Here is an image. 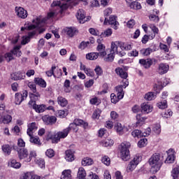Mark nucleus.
<instances>
[{"mask_svg":"<svg viewBox=\"0 0 179 179\" xmlns=\"http://www.w3.org/2000/svg\"><path fill=\"white\" fill-rule=\"evenodd\" d=\"M131 135L134 138H138V139H139V138H142V136H143L142 131L139 129L134 130L131 132Z\"/></svg>","mask_w":179,"mask_h":179,"instance_id":"44","label":"nucleus"},{"mask_svg":"<svg viewBox=\"0 0 179 179\" xmlns=\"http://www.w3.org/2000/svg\"><path fill=\"white\" fill-rule=\"evenodd\" d=\"M129 7L131 9H141L142 6H141V3L137 2V1H133L129 4Z\"/></svg>","mask_w":179,"mask_h":179,"instance_id":"46","label":"nucleus"},{"mask_svg":"<svg viewBox=\"0 0 179 179\" xmlns=\"http://www.w3.org/2000/svg\"><path fill=\"white\" fill-rule=\"evenodd\" d=\"M141 54L144 57H148V55H150L152 52H153V50L152 48H143L140 51Z\"/></svg>","mask_w":179,"mask_h":179,"instance_id":"40","label":"nucleus"},{"mask_svg":"<svg viewBox=\"0 0 179 179\" xmlns=\"http://www.w3.org/2000/svg\"><path fill=\"white\" fill-rule=\"evenodd\" d=\"M38 126L36 122H32L28 124V129L27 131V134L29 136H31L33 135V132L37 131Z\"/></svg>","mask_w":179,"mask_h":179,"instance_id":"22","label":"nucleus"},{"mask_svg":"<svg viewBox=\"0 0 179 179\" xmlns=\"http://www.w3.org/2000/svg\"><path fill=\"white\" fill-rule=\"evenodd\" d=\"M1 149H2L4 155H10V152H12V150L9 145H3L1 148Z\"/></svg>","mask_w":179,"mask_h":179,"instance_id":"48","label":"nucleus"},{"mask_svg":"<svg viewBox=\"0 0 179 179\" xmlns=\"http://www.w3.org/2000/svg\"><path fill=\"white\" fill-rule=\"evenodd\" d=\"M150 20L151 22H154V23H159V20H160V18H159V16L155 15V14H151L149 16Z\"/></svg>","mask_w":179,"mask_h":179,"instance_id":"55","label":"nucleus"},{"mask_svg":"<svg viewBox=\"0 0 179 179\" xmlns=\"http://www.w3.org/2000/svg\"><path fill=\"white\" fill-rule=\"evenodd\" d=\"M142 162V156L141 155L138 154L136 156H134V159L129 162V164L127 166L126 171L127 173H132L134 170L136 169V166L139 163Z\"/></svg>","mask_w":179,"mask_h":179,"instance_id":"8","label":"nucleus"},{"mask_svg":"<svg viewBox=\"0 0 179 179\" xmlns=\"http://www.w3.org/2000/svg\"><path fill=\"white\" fill-rule=\"evenodd\" d=\"M36 164L41 169H44L45 167V162L43 159H38L36 160Z\"/></svg>","mask_w":179,"mask_h":179,"instance_id":"60","label":"nucleus"},{"mask_svg":"<svg viewBox=\"0 0 179 179\" xmlns=\"http://www.w3.org/2000/svg\"><path fill=\"white\" fill-rule=\"evenodd\" d=\"M38 100H40V94H31V100L29 104L31 106L36 113H44L45 111V105H36V101Z\"/></svg>","mask_w":179,"mask_h":179,"instance_id":"5","label":"nucleus"},{"mask_svg":"<svg viewBox=\"0 0 179 179\" xmlns=\"http://www.w3.org/2000/svg\"><path fill=\"white\" fill-rule=\"evenodd\" d=\"M26 99H27V91H24L22 94L16 93L15 96V103L19 106Z\"/></svg>","mask_w":179,"mask_h":179,"instance_id":"16","label":"nucleus"},{"mask_svg":"<svg viewBox=\"0 0 179 179\" xmlns=\"http://www.w3.org/2000/svg\"><path fill=\"white\" fill-rule=\"evenodd\" d=\"M89 32L90 33V34H92V36H99L100 35V32L99 31V30L95 29L94 28H90Z\"/></svg>","mask_w":179,"mask_h":179,"instance_id":"63","label":"nucleus"},{"mask_svg":"<svg viewBox=\"0 0 179 179\" xmlns=\"http://www.w3.org/2000/svg\"><path fill=\"white\" fill-rule=\"evenodd\" d=\"M65 159L66 162H73V160H75V156L73 155V151L72 150L66 151Z\"/></svg>","mask_w":179,"mask_h":179,"instance_id":"29","label":"nucleus"},{"mask_svg":"<svg viewBox=\"0 0 179 179\" xmlns=\"http://www.w3.org/2000/svg\"><path fill=\"white\" fill-rule=\"evenodd\" d=\"M29 141L31 143H34V145H37L38 146H41V141H40V138L37 136H33V135L29 136Z\"/></svg>","mask_w":179,"mask_h":179,"instance_id":"36","label":"nucleus"},{"mask_svg":"<svg viewBox=\"0 0 179 179\" xmlns=\"http://www.w3.org/2000/svg\"><path fill=\"white\" fill-rule=\"evenodd\" d=\"M69 134V129H64L61 131L57 132V134L55 136V140L56 143H58L61 139H65L66 136H68Z\"/></svg>","mask_w":179,"mask_h":179,"instance_id":"14","label":"nucleus"},{"mask_svg":"<svg viewBox=\"0 0 179 179\" xmlns=\"http://www.w3.org/2000/svg\"><path fill=\"white\" fill-rule=\"evenodd\" d=\"M99 58V53L97 52H90L86 55V59L90 61H94Z\"/></svg>","mask_w":179,"mask_h":179,"instance_id":"34","label":"nucleus"},{"mask_svg":"<svg viewBox=\"0 0 179 179\" xmlns=\"http://www.w3.org/2000/svg\"><path fill=\"white\" fill-rule=\"evenodd\" d=\"M173 115V111H171L170 109H168L166 111H165L162 114V117L164 118H170Z\"/></svg>","mask_w":179,"mask_h":179,"instance_id":"59","label":"nucleus"},{"mask_svg":"<svg viewBox=\"0 0 179 179\" xmlns=\"http://www.w3.org/2000/svg\"><path fill=\"white\" fill-rule=\"evenodd\" d=\"M171 177L173 179H178L179 177V164L176 165L171 171Z\"/></svg>","mask_w":179,"mask_h":179,"instance_id":"30","label":"nucleus"},{"mask_svg":"<svg viewBox=\"0 0 179 179\" xmlns=\"http://www.w3.org/2000/svg\"><path fill=\"white\" fill-rule=\"evenodd\" d=\"M101 145L105 148L113 146L114 145V140L110 138H106L104 141H101Z\"/></svg>","mask_w":179,"mask_h":179,"instance_id":"33","label":"nucleus"},{"mask_svg":"<svg viewBox=\"0 0 179 179\" xmlns=\"http://www.w3.org/2000/svg\"><path fill=\"white\" fill-rule=\"evenodd\" d=\"M95 73L97 76H101L103 75V69L100 66H96L94 69Z\"/></svg>","mask_w":179,"mask_h":179,"instance_id":"58","label":"nucleus"},{"mask_svg":"<svg viewBox=\"0 0 179 179\" xmlns=\"http://www.w3.org/2000/svg\"><path fill=\"white\" fill-rule=\"evenodd\" d=\"M76 5H78V1H73V0H62V1H53L51 4V8L53 11H51L48 14V19L55 17V16L58 15H62V13H64V10L68 9L69 6L72 7Z\"/></svg>","mask_w":179,"mask_h":179,"instance_id":"2","label":"nucleus"},{"mask_svg":"<svg viewBox=\"0 0 179 179\" xmlns=\"http://www.w3.org/2000/svg\"><path fill=\"white\" fill-rule=\"evenodd\" d=\"M141 111L144 114H149V113H152V111H153V106L149 104V103L144 102L141 104Z\"/></svg>","mask_w":179,"mask_h":179,"instance_id":"18","label":"nucleus"},{"mask_svg":"<svg viewBox=\"0 0 179 179\" xmlns=\"http://www.w3.org/2000/svg\"><path fill=\"white\" fill-rule=\"evenodd\" d=\"M34 81L36 83V85H38V86H41V87H47V83H45V80H44L43 78H35Z\"/></svg>","mask_w":179,"mask_h":179,"instance_id":"31","label":"nucleus"},{"mask_svg":"<svg viewBox=\"0 0 179 179\" xmlns=\"http://www.w3.org/2000/svg\"><path fill=\"white\" fill-rule=\"evenodd\" d=\"M45 22H47V20L41 16L37 17L36 19L33 20V24L27 22L24 27H21V31H24V30L34 31L29 32L28 36L22 37V44L23 45L27 44V43L30 41V38L36 36L37 33H39L40 34L41 33H44V31H45V28H44V26H45Z\"/></svg>","mask_w":179,"mask_h":179,"instance_id":"1","label":"nucleus"},{"mask_svg":"<svg viewBox=\"0 0 179 179\" xmlns=\"http://www.w3.org/2000/svg\"><path fill=\"white\" fill-rule=\"evenodd\" d=\"M129 82L125 80H123L122 84L115 87V91L117 93V96L120 97V99H124V95L125 94V92H124V89L127 88L129 86Z\"/></svg>","mask_w":179,"mask_h":179,"instance_id":"10","label":"nucleus"},{"mask_svg":"<svg viewBox=\"0 0 179 179\" xmlns=\"http://www.w3.org/2000/svg\"><path fill=\"white\" fill-rule=\"evenodd\" d=\"M78 20H79L80 23L83 24L85 22H89L90 19H92V17L87 16L86 17V12H85V10L83 9H79L77 12L76 15Z\"/></svg>","mask_w":179,"mask_h":179,"instance_id":"12","label":"nucleus"},{"mask_svg":"<svg viewBox=\"0 0 179 179\" xmlns=\"http://www.w3.org/2000/svg\"><path fill=\"white\" fill-rule=\"evenodd\" d=\"M103 24H110L115 30H118V26H120V23L117 21V17L115 15H111L109 17V19L105 17Z\"/></svg>","mask_w":179,"mask_h":179,"instance_id":"11","label":"nucleus"},{"mask_svg":"<svg viewBox=\"0 0 179 179\" xmlns=\"http://www.w3.org/2000/svg\"><path fill=\"white\" fill-rule=\"evenodd\" d=\"M115 129L119 135H124L125 132H128V128L122 126L120 122L115 124Z\"/></svg>","mask_w":179,"mask_h":179,"instance_id":"17","label":"nucleus"},{"mask_svg":"<svg viewBox=\"0 0 179 179\" xmlns=\"http://www.w3.org/2000/svg\"><path fill=\"white\" fill-rule=\"evenodd\" d=\"M45 155L50 158L54 157V156H55V152H54V150L50 148L46 150Z\"/></svg>","mask_w":179,"mask_h":179,"instance_id":"57","label":"nucleus"},{"mask_svg":"<svg viewBox=\"0 0 179 179\" xmlns=\"http://www.w3.org/2000/svg\"><path fill=\"white\" fill-rule=\"evenodd\" d=\"M139 64L142 65L145 69H149L152 65H153V59H141L139 60Z\"/></svg>","mask_w":179,"mask_h":179,"instance_id":"21","label":"nucleus"},{"mask_svg":"<svg viewBox=\"0 0 179 179\" xmlns=\"http://www.w3.org/2000/svg\"><path fill=\"white\" fill-rule=\"evenodd\" d=\"M118 117H120V115L117 112L114 110L110 112V118L111 120H113V121H117L118 120Z\"/></svg>","mask_w":179,"mask_h":179,"instance_id":"61","label":"nucleus"},{"mask_svg":"<svg viewBox=\"0 0 179 179\" xmlns=\"http://www.w3.org/2000/svg\"><path fill=\"white\" fill-rule=\"evenodd\" d=\"M76 31V28L72 27H66L64 29V33H66V34L69 36V37H73Z\"/></svg>","mask_w":179,"mask_h":179,"instance_id":"27","label":"nucleus"},{"mask_svg":"<svg viewBox=\"0 0 179 179\" xmlns=\"http://www.w3.org/2000/svg\"><path fill=\"white\" fill-rule=\"evenodd\" d=\"M148 145V138H142L138 142V148H145Z\"/></svg>","mask_w":179,"mask_h":179,"instance_id":"50","label":"nucleus"},{"mask_svg":"<svg viewBox=\"0 0 179 179\" xmlns=\"http://www.w3.org/2000/svg\"><path fill=\"white\" fill-rule=\"evenodd\" d=\"M13 55H16L17 57H22V52L20 51V45L15 46L13 50H11Z\"/></svg>","mask_w":179,"mask_h":179,"instance_id":"39","label":"nucleus"},{"mask_svg":"<svg viewBox=\"0 0 179 179\" xmlns=\"http://www.w3.org/2000/svg\"><path fill=\"white\" fill-rule=\"evenodd\" d=\"M66 115H68V113L66 110H60L57 113V116L60 118H65Z\"/></svg>","mask_w":179,"mask_h":179,"instance_id":"62","label":"nucleus"},{"mask_svg":"<svg viewBox=\"0 0 179 179\" xmlns=\"http://www.w3.org/2000/svg\"><path fill=\"white\" fill-rule=\"evenodd\" d=\"M157 107L159 108L161 110H164V108H167V101L164 100L161 102L157 103Z\"/></svg>","mask_w":179,"mask_h":179,"instance_id":"52","label":"nucleus"},{"mask_svg":"<svg viewBox=\"0 0 179 179\" xmlns=\"http://www.w3.org/2000/svg\"><path fill=\"white\" fill-rule=\"evenodd\" d=\"M24 78H26V73L23 71L11 74L13 80H22V79H24Z\"/></svg>","mask_w":179,"mask_h":179,"instance_id":"20","label":"nucleus"},{"mask_svg":"<svg viewBox=\"0 0 179 179\" xmlns=\"http://www.w3.org/2000/svg\"><path fill=\"white\" fill-rule=\"evenodd\" d=\"M152 131L153 132H155V134H156V135H160L162 132V126L160 125V124L158 123L154 124L152 127Z\"/></svg>","mask_w":179,"mask_h":179,"instance_id":"41","label":"nucleus"},{"mask_svg":"<svg viewBox=\"0 0 179 179\" xmlns=\"http://www.w3.org/2000/svg\"><path fill=\"white\" fill-rule=\"evenodd\" d=\"M61 179H72V171L71 169H66L62 171Z\"/></svg>","mask_w":179,"mask_h":179,"instance_id":"28","label":"nucleus"},{"mask_svg":"<svg viewBox=\"0 0 179 179\" xmlns=\"http://www.w3.org/2000/svg\"><path fill=\"white\" fill-rule=\"evenodd\" d=\"M18 157L20 160H24L26 163H30V157H29V152L27 149L21 148L18 151Z\"/></svg>","mask_w":179,"mask_h":179,"instance_id":"13","label":"nucleus"},{"mask_svg":"<svg viewBox=\"0 0 179 179\" xmlns=\"http://www.w3.org/2000/svg\"><path fill=\"white\" fill-rule=\"evenodd\" d=\"M171 82L170 78H164L162 80L159 79L156 80L154 83L153 90L156 94L160 93L163 88Z\"/></svg>","mask_w":179,"mask_h":179,"instance_id":"7","label":"nucleus"},{"mask_svg":"<svg viewBox=\"0 0 179 179\" xmlns=\"http://www.w3.org/2000/svg\"><path fill=\"white\" fill-rule=\"evenodd\" d=\"M120 100H122V98L120 97L118 95H115L114 93L110 94V101L113 104H117Z\"/></svg>","mask_w":179,"mask_h":179,"instance_id":"38","label":"nucleus"},{"mask_svg":"<svg viewBox=\"0 0 179 179\" xmlns=\"http://www.w3.org/2000/svg\"><path fill=\"white\" fill-rule=\"evenodd\" d=\"M129 148H131V143L124 141L120 144V157L124 162L129 160L131 156L129 155Z\"/></svg>","mask_w":179,"mask_h":179,"instance_id":"6","label":"nucleus"},{"mask_svg":"<svg viewBox=\"0 0 179 179\" xmlns=\"http://www.w3.org/2000/svg\"><path fill=\"white\" fill-rule=\"evenodd\" d=\"M15 15L20 19H26L28 16L27 10H26L23 7L21 6H16L15 8Z\"/></svg>","mask_w":179,"mask_h":179,"instance_id":"15","label":"nucleus"},{"mask_svg":"<svg viewBox=\"0 0 179 179\" xmlns=\"http://www.w3.org/2000/svg\"><path fill=\"white\" fill-rule=\"evenodd\" d=\"M12 121V116L9 115H3L0 114V122L2 124H9Z\"/></svg>","mask_w":179,"mask_h":179,"instance_id":"26","label":"nucleus"},{"mask_svg":"<svg viewBox=\"0 0 179 179\" xmlns=\"http://www.w3.org/2000/svg\"><path fill=\"white\" fill-rule=\"evenodd\" d=\"M43 121L45 122V124H47L48 125L50 124H54L57 121V117L55 116H43Z\"/></svg>","mask_w":179,"mask_h":179,"instance_id":"25","label":"nucleus"},{"mask_svg":"<svg viewBox=\"0 0 179 179\" xmlns=\"http://www.w3.org/2000/svg\"><path fill=\"white\" fill-rule=\"evenodd\" d=\"M149 164L153 173H157L163 166V159L160 157V154H153L149 159Z\"/></svg>","mask_w":179,"mask_h":179,"instance_id":"4","label":"nucleus"},{"mask_svg":"<svg viewBox=\"0 0 179 179\" xmlns=\"http://www.w3.org/2000/svg\"><path fill=\"white\" fill-rule=\"evenodd\" d=\"M149 27L155 34H159V28L155 26V24H151L149 25Z\"/></svg>","mask_w":179,"mask_h":179,"instance_id":"64","label":"nucleus"},{"mask_svg":"<svg viewBox=\"0 0 179 179\" xmlns=\"http://www.w3.org/2000/svg\"><path fill=\"white\" fill-rule=\"evenodd\" d=\"M113 34V29L111 28H108L102 32L103 37H110Z\"/></svg>","mask_w":179,"mask_h":179,"instance_id":"53","label":"nucleus"},{"mask_svg":"<svg viewBox=\"0 0 179 179\" xmlns=\"http://www.w3.org/2000/svg\"><path fill=\"white\" fill-rule=\"evenodd\" d=\"M87 125V123L85 122V121L80 119H75L73 122L71 123L66 129H69V132H70L71 130H73V132H78L79 129L78 127H83L84 128H86Z\"/></svg>","mask_w":179,"mask_h":179,"instance_id":"9","label":"nucleus"},{"mask_svg":"<svg viewBox=\"0 0 179 179\" xmlns=\"http://www.w3.org/2000/svg\"><path fill=\"white\" fill-rule=\"evenodd\" d=\"M115 57V53L110 52V53L106 56V57L104 58V61L106 62H113L114 61V58Z\"/></svg>","mask_w":179,"mask_h":179,"instance_id":"42","label":"nucleus"},{"mask_svg":"<svg viewBox=\"0 0 179 179\" xmlns=\"http://www.w3.org/2000/svg\"><path fill=\"white\" fill-rule=\"evenodd\" d=\"M97 51H99V55L100 57H106L107 55V52H106V46L102 44L99 43L96 48Z\"/></svg>","mask_w":179,"mask_h":179,"instance_id":"24","label":"nucleus"},{"mask_svg":"<svg viewBox=\"0 0 179 179\" xmlns=\"http://www.w3.org/2000/svg\"><path fill=\"white\" fill-rule=\"evenodd\" d=\"M174 159H176V157H174V154H169L168 155V157H166L164 163H166V164L173 163Z\"/></svg>","mask_w":179,"mask_h":179,"instance_id":"47","label":"nucleus"},{"mask_svg":"<svg viewBox=\"0 0 179 179\" xmlns=\"http://www.w3.org/2000/svg\"><path fill=\"white\" fill-rule=\"evenodd\" d=\"M115 72L122 79H127L128 78V73L122 68H117Z\"/></svg>","mask_w":179,"mask_h":179,"instance_id":"23","label":"nucleus"},{"mask_svg":"<svg viewBox=\"0 0 179 179\" xmlns=\"http://www.w3.org/2000/svg\"><path fill=\"white\" fill-rule=\"evenodd\" d=\"M124 50L125 51H129V50H132V45L120 41H113L111 43L110 52L117 54L120 57H124L126 54Z\"/></svg>","mask_w":179,"mask_h":179,"instance_id":"3","label":"nucleus"},{"mask_svg":"<svg viewBox=\"0 0 179 179\" xmlns=\"http://www.w3.org/2000/svg\"><path fill=\"white\" fill-rule=\"evenodd\" d=\"M83 166H92L93 164V159L92 158L85 157L82 160Z\"/></svg>","mask_w":179,"mask_h":179,"instance_id":"43","label":"nucleus"},{"mask_svg":"<svg viewBox=\"0 0 179 179\" xmlns=\"http://www.w3.org/2000/svg\"><path fill=\"white\" fill-rule=\"evenodd\" d=\"M90 103L91 104L98 106V104H100V103H101V101L100 99H99L97 96H94V98H92V99L90 100Z\"/></svg>","mask_w":179,"mask_h":179,"instance_id":"51","label":"nucleus"},{"mask_svg":"<svg viewBox=\"0 0 179 179\" xmlns=\"http://www.w3.org/2000/svg\"><path fill=\"white\" fill-rule=\"evenodd\" d=\"M4 58L7 60V62H10V61L13 59V53H12L11 51L10 52L6 53Z\"/></svg>","mask_w":179,"mask_h":179,"instance_id":"56","label":"nucleus"},{"mask_svg":"<svg viewBox=\"0 0 179 179\" xmlns=\"http://www.w3.org/2000/svg\"><path fill=\"white\" fill-rule=\"evenodd\" d=\"M101 114V110L100 109H96L94 111V113L92 115V117L94 120H99V118H100V115Z\"/></svg>","mask_w":179,"mask_h":179,"instance_id":"54","label":"nucleus"},{"mask_svg":"<svg viewBox=\"0 0 179 179\" xmlns=\"http://www.w3.org/2000/svg\"><path fill=\"white\" fill-rule=\"evenodd\" d=\"M8 164L10 167H13V169H20V167H22V164L20 162H17L16 159H10Z\"/></svg>","mask_w":179,"mask_h":179,"instance_id":"32","label":"nucleus"},{"mask_svg":"<svg viewBox=\"0 0 179 179\" xmlns=\"http://www.w3.org/2000/svg\"><path fill=\"white\" fill-rule=\"evenodd\" d=\"M28 87H29L31 92H33V94H31L30 96H31V94H39L38 92H37V88L36 87V84H34V83H29Z\"/></svg>","mask_w":179,"mask_h":179,"instance_id":"45","label":"nucleus"},{"mask_svg":"<svg viewBox=\"0 0 179 179\" xmlns=\"http://www.w3.org/2000/svg\"><path fill=\"white\" fill-rule=\"evenodd\" d=\"M57 103L61 107H66L68 105V100L62 96H59L57 98Z\"/></svg>","mask_w":179,"mask_h":179,"instance_id":"37","label":"nucleus"},{"mask_svg":"<svg viewBox=\"0 0 179 179\" xmlns=\"http://www.w3.org/2000/svg\"><path fill=\"white\" fill-rule=\"evenodd\" d=\"M144 99L148 101H151V100H155L156 99V93L150 92L145 94Z\"/></svg>","mask_w":179,"mask_h":179,"instance_id":"35","label":"nucleus"},{"mask_svg":"<svg viewBox=\"0 0 179 179\" xmlns=\"http://www.w3.org/2000/svg\"><path fill=\"white\" fill-rule=\"evenodd\" d=\"M169 69H170V66H169V64L161 63L158 66L157 72L159 75H164V73L169 72Z\"/></svg>","mask_w":179,"mask_h":179,"instance_id":"19","label":"nucleus"},{"mask_svg":"<svg viewBox=\"0 0 179 179\" xmlns=\"http://www.w3.org/2000/svg\"><path fill=\"white\" fill-rule=\"evenodd\" d=\"M101 162L102 163H103V164H105V166H110V164H111L110 157H108V156L106 155L102 157Z\"/></svg>","mask_w":179,"mask_h":179,"instance_id":"49","label":"nucleus"}]
</instances>
